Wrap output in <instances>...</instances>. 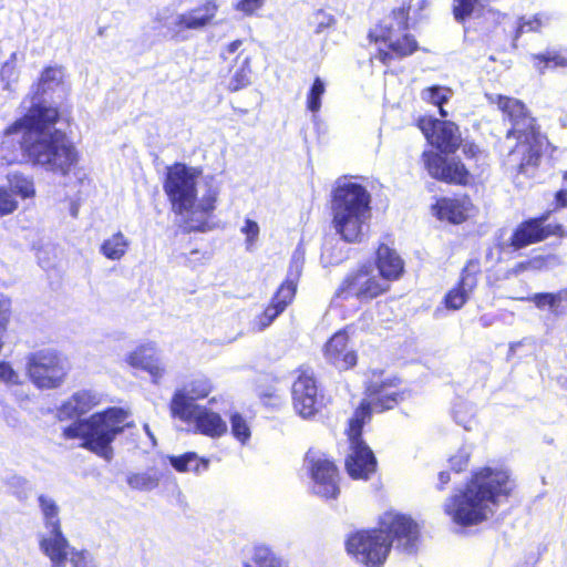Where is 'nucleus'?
Masks as SVG:
<instances>
[{"label":"nucleus","instance_id":"16","mask_svg":"<svg viewBox=\"0 0 567 567\" xmlns=\"http://www.w3.org/2000/svg\"><path fill=\"white\" fill-rule=\"evenodd\" d=\"M305 461L313 482L312 492L326 501L337 499L341 489L340 472L334 460L311 447L306 452Z\"/></svg>","mask_w":567,"mask_h":567},{"label":"nucleus","instance_id":"6","mask_svg":"<svg viewBox=\"0 0 567 567\" xmlns=\"http://www.w3.org/2000/svg\"><path fill=\"white\" fill-rule=\"evenodd\" d=\"M127 416L124 409L110 406L87 419H73L71 424L62 429V437L68 441L81 439V447L111 461L114 455L112 443L124 432Z\"/></svg>","mask_w":567,"mask_h":567},{"label":"nucleus","instance_id":"30","mask_svg":"<svg viewBox=\"0 0 567 567\" xmlns=\"http://www.w3.org/2000/svg\"><path fill=\"white\" fill-rule=\"evenodd\" d=\"M527 299L539 310L548 309L555 317L567 313V288L556 292H536Z\"/></svg>","mask_w":567,"mask_h":567},{"label":"nucleus","instance_id":"28","mask_svg":"<svg viewBox=\"0 0 567 567\" xmlns=\"http://www.w3.org/2000/svg\"><path fill=\"white\" fill-rule=\"evenodd\" d=\"M99 404V399L90 390H81L72 394L59 409L60 420L81 417Z\"/></svg>","mask_w":567,"mask_h":567},{"label":"nucleus","instance_id":"27","mask_svg":"<svg viewBox=\"0 0 567 567\" xmlns=\"http://www.w3.org/2000/svg\"><path fill=\"white\" fill-rule=\"evenodd\" d=\"M372 265L374 270H378V276L390 286L399 281L405 272V262L402 257L384 243L378 245Z\"/></svg>","mask_w":567,"mask_h":567},{"label":"nucleus","instance_id":"50","mask_svg":"<svg viewBox=\"0 0 567 567\" xmlns=\"http://www.w3.org/2000/svg\"><path fill=\"white\" fill-rule=\"evenodd\" d=\"M0 381L7 384L19 383V375L9 362L0 361Z\"/></svg>","mask_w":567,"mask_h":567},{"label":"nucleus","instance_id":"14","mask_svg":"<svg viewBox=\"0 0 567 567\" xmlns=\"http://www.w3.org/2000/svg\"><path fill=\"white\" fill-rule=\"evenodd\" d=\"M553 210H545L537 216L522 220L513 230L508 246L520 250L530 245L539 244L548 238H567V230L560 223H549Z\"/></svg>","mask_w":567,"mask_h":567},{"label":"nucleus","instance_id":"49","mask_svg":"<svg viewBox=\"0 0 567 567\" xmlns=\"http://www.w3.org/2000/svg\"><path fill=\"white\" fill-rule=\"evenodd\" d=\"M265 0H239L234 9L243 12L245 16H252L264 6Z\"/></svg>","mask_w":567,"mask_h":567},{"label":"nucleus","instance_id":"1","mask_svg":"<svg viewBox=\"0 0 567 567\" xmlns=\"http://www.w3.org/2000/svg\"><path fill=\"white\" fill-rule=\"evenodd\" d=\"M60 118L58 107L43 103L32 104L24 115L3 130L0 150L12 153L20 151L32 165L60 176L70 175L80 161L75 144L61 130L44 133Z\"/></svg>","mask_w":567,"mask_h":567},{"label":"nucleus","instance_id":"22","mask_svg":"<svg viewBox=\"0 0 567 567\" xmlns=\"http://www.w3.org/2000/svg\"><path fill=\"white\" fill-rule=\"evenodd\" d=\"M323 358L328 364L340 372L352 370L358 364V352L350 347L348 328L336 331L322 347Z\"/></svg>","mask_w":567,"mask_h":567},{"label":"nucleus","instance_id":"18","mask_svg":"<svg viewBox=\"0 0 567 567\" xmlns=\"http://www.w3.org/2000/svg\"><path fill=\"white\" fill-rule=\"evenodd\" d=\"M415 125L425 140L441 154H455L462 145L460 126L449 120L422 115Z\"/></svg>","mask_w":567,"mask_h":567},{"label":"nucleus","instance_id":"11","mask_svg":"<svg viewBox=\"0 0 567 567\" xmlns=\"http://www.w3.org/2000/svg\"><path fill=\"white\" fill-rule=\"evenodd\" d=\"M367 39L372 44H385L384 48H379L374 54V59L385 66H389L395 60L412 56L421 50L414 34L402 31L400 37H395L394 24L385 21H379L373 28L369 29Z\"/></svg>","mask_w":567,"mask_h":567},{"label":"nucleus","instance_id":"25","mask_svg":"<svg viewBox=\"0 0 567 567\" xmlns=\"http://www.w3.org/2000/svg\"><path fill=\"white\" fill-rule=\"evenodd\" d=\"M189 417L178 419L185 424L193 425V432L210 439L224 436L227 431V423L221 415L207 406H197L189 412Z\"/></svg>","mask_w":567,"mask_h":567},{"label":"nucleus","instance_id":"32","mask_svg":"<svg viewBox=\"0 0 567 567\" xmlns=\"http://www.w3.org/2000/svg\"><path fill=\"white\" fill-rule=\"evenodd\" d=\"M532 60L539 73H545L548 69L567 68V49L533 54Z\"/></svg>","mask_w":567,"mask_h":567},{"label":"nucleus","instance_id":"59","mask_svg":"<svg viewBox=\"0 0 567 567\" xmlns=\"http://www.w3.org/2000/svg\"><path fill=\"white\" fill-rule=\"evenodd\" d=\"M561 177L564 182H567V171L563 172Z\"/></svg>","mask_w":567,"mask_h":567},{"label":"nucleus","instance_id":"33","mask_svg":"<svg viewBox=\"0 0 567 567\" xmlns=\"http://www.w3.org/2000/svg\"><path fill=\"white\" fill-rule=\"evenodd\" d=\"M452 95V90L447 86H441V85H431L427 87H424L421 91V97L422 100L431 105L439 107V114L442 118L447 117V112L444 110V104L447 103Z\"/></svg>","mask_w":567,"mask_h":567},{"label":"nucleus","instance_id":"52","mask_svg":"<svg viewBox=\"0 0 567 567\" xmlns=\"http://www.w3.org/2000/svg\"><path fill=\"white\" fill-rule=\"evenodd\" d=\"M461 147L464 157L467 159L478 161L482 157L483 152L481 147L473 141L462 144Z\"/></svg>","mask_w":567,"mask_h":567},{"label":"nucleus","instance_id":"37","mask_svg":"<svg viewBox=\"0 0 567 567\" xmlns=\"http://www.w3.org/2000/svg\"><path fill=\"white\" fill-rule=\"evenodd\" d=\"M471 293L472 292L470 290L456 282L451 289L447 290L443 297L442 303L447 310H460L468 301Z\"/></svg>","mask_w":567,"mask_h":567},{"label":"nucleus","instance_id":"31","mask_svg":"<svg viewBox=\"0 0 567 567\" xmlns=\"http://www.w3.org/2000/svg\"><path fill=\"white\" fill-rule=\"evenodd\" d=\"M169 464L178 473L193 472L200 474L209 467V458L199 456L195 452H185L181 455H172L168 457Z\"/></svg>","mask_w":567,"mask_h":567},{"label":"nucleus","instance_id":"38","mask_svg":"<svg viewBox=\"0 0 567 567\" xmlns=\"http://www.w3.org/2000/svg\"><path fill=\"white\" fill-rule=\"evenodd\" d=\"M38 502L44 517L45 526L50 529L60 528L59 507L55 502L45 495H40Z\"/></svg>","mask_w":567,"mask_h":567},{"label":"nucleus","instance_id":"34","mask_svg":"<svg viewBox=\"0 0 567 567\" xmlns=\"http://www.w3.org/2000/svg\"><path fill=\"white\" fill-rule=\"evenodd\" d=\"M128 249V240L122 231H117L112 237L105 239L100 247L101 254L110 260H120Z\"/></svg>","mask_w":567,"mask_h":567},{"label":"nucleus","instance_id":"48","mask_svg":"<svg viewBox=\"0 0 567 567\" xmlns=\"http://www.w3.org/2000/svg\"><path fill=\"white\" fill-rule=\"evenodd\" d=\"M450 467L455 473H461L466 470L470 463V453L466 451H457L449 458Z\"/></svg>","mask_w":567,"mask_h":567},{"label":"nucleus","instance_id":"2","mask_svg":"<svg viewBox=\"0 0 567 567\" xmlns=\"http://www.w3.org/2000/svg\"><path fill=\"white\" fill-rule=\"evenodd\" d=\"M422 542L419 523L409 514L388 509L373 527L358 528L344 539L346 553L360 566L383 567L392 548L412 555Z\"/></svg>","mask_w":567,"mask_h":567},{"label":"nucleus","instance_id":"55","mask_svg":"<svg viewBox=\"0 0 567 567\" xmlns=\"http://www.w3.org/2000/svg\"><path fill=\"white\" fill-rule=\"evenodd\" d=\"M553 205V210H561L567 208V188H560L555 193Z\"/></svg>","mask_w":567,"mask_h":567},{"label":"nucleus","instance_id":"39","mask_svg":"<svg viewBox=\"0 0 567 567\" xmlns=\"http://www.w3.org/2000/svg\"><path fill=\"white\" fill-rule=\"evenodd\" d=\"M549 20L544 13H536L530 18L522 17L517 21L515 30V39H518L522 34L527 32H539L543 25Z\"/></svg>","mask_w":567,"mask_h":567},{"label":"nucleus","instance_id":"41","mask_svg":"<svg viewBox=\"0 0 567 567\" xmlns=\"http://www.w3.org/2000/svg\"><path fill=\"white\" fill-rule=\"evenodd\" d=\"M481 0H453L452 14L456 22L465 23L480 7Z\"/></svg>","mask_w":567,"mask_h":567},{"label":"nucleus","instance_id":"58","mask_svg":"<svg viewBox=\"0 0 567 567\" xmlns=\"http://www.w3.org/2000/svg\"><path fill=\"white\" fill-rule=\"evenodd\" d=\"M326 19H327V21H326V22H319V23L317 24V27L315 28V32H316V33H320V32H322V30H323L324 28H329V27H331L332 24H334V22H336V21H334V18H333L332 16H327V17H326Z\"/></svg>","mask_w":567,"mask_h":567},{"label":"nucleus","instance_id":"46","mask_svg":"<svg viewBox=\"0 0 567 567\" xmlns=\"http://www.w3.org/2000/svg\"><path fill=\"white\" fill-rule=\"evenodd\" d=\"M18 208V202L13 194L0 186V216L12 214Z\"/></svg>","mask_w":567,"mask_h":567},{"label":"nucleus","instance_id":"51","mask_svg":"<svg viewBox=\"0 0 567 567\" xmlns=\"http://www.w3.org/2000/svg\"><path fill=\"white\" fill-rule=\"evenodd\" d=\"M481 275H473L472 272H466L464 269L461 270L460 278L456 282L460 284V286H463L471 292H473L477 285H478V277Z\"/></svg>","mask_w":567,"mask_h":567},{"label":"nucleus","instance_id":"57","mask_svg":"<svg viewBox=\"0 0 567 567\" xmlns=\"http://www.w3.org/2000/svg\"><path fill=\"white\" fill-rule=\"evenodd\" d=\"M437 478H439L437 489L444 491L451 481L450 473L447 471H442L439 473Z\"/></svg>","mask_w":567,"mask_h":567},{"label":"nucleus","instance_id":"12","mask_svg":"<svg viewBox=\"0 0 567 567\" xmlns=\"http://www.w3.org/2000/svg\"><path fill=\"white\" fill-rule=\"evenodd\" d=\"M511 138H514L516 143L504 159V165L516 176L527 175L539 166L546 137L538 127L511 135Z\"/></svg>","mask_w":567,"mask_h":567},{"label":"nucleus","instance_id":"35","mask_svg":"<svg viewBox=\"0 0 567 567\" xmlns=\"http://www.w3.org/2000/svg\"><path fill=\"white\" fill-rule=\"evenodd\" d=\"M548 257L544 255H537L525 260L516 262L512 268L505 272V278L517 277L528 271H539L547 266Z\"/></svg>","mask_w":567,"mask_h":567},{"label":"nucleus","instance_id":"29","mask_svg":"<svg viewBox=\"0 0 567 567\" xmlns=\"http://www.w3.org/2000/svg\"><path fill=\"white\" fill-rule=\"evenodd\" d=\"M50 532L51 536L41 538L40 548L51 560L52 567H64L69 555V542L61 527L50 529Z\"/></svg>","mask_w":567,"mask_h":567},{"label":"nucleus","instance_id":"53","mask_svg":"<svg viewBox=\"0 0 567 567\" xmlns=\"http://www.w3.org/2000/svg\"><path fill=\"white\" fill-rule=\"evenodd\" d=\"M241 231L247 236L249 241H255L259 235V226L252 219H246Z\"/></svg>","mask_w":567,"mask_h":567},{"label":"nucleus","instance_id":"3","mask_svg":"<svg viewBox=\"0 0 567 567\" xmlns=\"http://www.w3.org/2000/svg\"><path fill=\"white\" fill-rule=\"evenodd\" d=\"M513 491L509 474L499 468L483 466L474 470L464 485L450 495L443 511L460 527L484 523L493 506Z\"/></svg>","mask_w":567,"mask_h":567},{"label":"nucleus","instance_id":"61","mask_svg":"<svg viewBox=\"0 0 567 567\" xmlns=\"http://www.w3.org/2000/svg\"><path fill=\"white\" fill-rule=\"evenodd\" d=\"M247 567H250V566H247Z\"/></svg>","mask_w":567,"mask_h":567},{"label":"nucleus","instance_id":"4","mask_svg":"<svg viewBox=\"0 0 567 567\" xmlns=\"http://www.w3.org/2000/svg\"><path fill=\"white\" fill-rule=\"evenodd\" d=\"M200 171L175 162L166 167L163 190L171 212L182 217L178 228L182 234L205 233L213 228L210 218L216 209L218 192L207 190L198 202L197 178Z\"/></svg>","mask_w":567,"mask_h":567},{"label":"nucleus","instance_id":"24","mask_svg":"<svg viewBox=\"0 0 567 567\" xmlns=\"http://www.w3.org/2000/svg\"><path fill=\"white\" fill-rule=\"evenodd\" d=\"M219 7L218 0H203L187 12L177 16L173 23L174 34L181 35L187 30H203L214 24Z\"/></svg>","mask_w":567,"mask_h":567},{"label":"nucleus","instance_id":"47","mask_svg":"<svg viewBox=\"0 0 567 567\" xmlns=\"http://www.w3.org/2000/svg\"><path fill=\"white\" fill-rule=\"evenodd\" d=\"M258 398L264 405L270 406V408L278 406L281 401L279 391L275 388H267V389L259 390Z\"/></svg>","mask_w":567,"mask_h":567},{"label":"nucleus","instance_id":"54","mask_svg":"<svg viewBox=\"0 0 567 567\" xmlns=\"http://www.w3.org/2000/svg\"><path fill=\"white\" fill-rule=\"evenodd\" d=\"M70 561L73 567H91L90 559L84 550L71 553Z\"/></svg>","mask_w":567,"mask_h":567},{"label":"nucleus","instance_id":"7","mask_svg":"<svg viewBox=\"0 0 567 567\" xmlns=\"http://www.w3.org/2000/svg\"><path fill=\"white\" fill-rule=\"evenodd\" d=\"M364 395L353 410L350 417L360 419L368 424L373 412L384 413L394 410L411 396V390L405 386L398 375L385 374L384 371H373L364 384Z\"/></svg>","mask_w":567,"mask_h":567},{"label":"nucleus","instance_id":"8","mask_svg":"<svg viewBox=\"0 0 567 567\" xmlns=\"http://www.w3.org/2000/svg\"><path fill=\"white\" fill-rule=\"evenodd\" d=\"M292 374L290 388L292 408L302 419H312L328 405L330 399L326 395L310 364L298 365Z\"/></svg>","mask_w":567,"mask_h":567},{"label":"nucleus","instance_id":"10","mask_svg":"<svg viewBox=\"0 0 567 567\" xmlns=\"http://www.w3.org/2000/svg\"><path fill=\"white\" fill-rule=\"evenodd\" d=\"M364 425L362 420L349 417L344 429L348 441L344 468L354 481H368L378 471V458L363 437Z\"/></svg>","mask_w":567,"mask_h":567},{"label":"nucleus","instance_id":"43","mask_svg":"<svg viewBox=\"0 0 567 567\" xmlns=\"http://www.w3.org/2000/svg\"><path fill=\"white\" fill-rule=\"evenodd\" d=\"M326 92L324 82L319 78H315L312 85L307 93L306 106L312 112L317 113L321 109V99Z\"/></svg>","mask_w":567,"mask_h":567},{"label":"nucleus","instance_id":"45","mask_svg":"<svg viewBox=\"0 0 567 567\" xmlns=\"http://www.w3.org/2000/svg\"><path fill=\"white\" fill-rule=\"evenodd\" d=\"M411 3H402L400 7L393 8L390 18L395 21L399 31H409L410 29Z\"/></svg>","mask_w":567,"mask_h":567},{"label":"nucleus","instance_id":"36","mask_svg":"<svg viewBox=\"0 0 567 567\" xmlns=\"http://www.w3.org/2000/svg\"><path fill=\"white\" fill-rule=\"evenodd\" d=\"M8 183L11 193L20 196L22 199L33 198L35 196L34 183L31 177L14 173L8 176Z\"/></svg>","mask_w":567,"mask_h":567},{"label":"nucleus","instance_id":"60","mask_svg":"<svg viewBox=\"0 0 567 567\" xmlns=\"http://www.w3.org/2000/svg\"><path fill=\"white\" fill-rule=\"evenodd\" d=\"M319 16H323L322 10H319V11L316 13V17H319Z\"/></svg>","mask_w":567,"mask_h":567},{"label":"nucleus","instance_id":"40","mask_svg":"<svg viewBox=\"0 0 567 567\" xmlns=\"http://www.w3.org/2000/svg\"><path fill=\"white\" fill-rule=\"evenodd\" d=\"M229 421L233 436L241 444H246L251 436L250 426L246 417L239 412H233Z\"/></svg>","mask_w":567,"mask_h":567},{"label":"nucleus","instance_id":"56","mask_svg":"<svg viewBox=\"0 0 567 567\" xmlns=\"http://www.w3.org/2000/svg\"><path fill=\"white\" fill-rule=\"evenodd\" d=\"M463 269L466 272H472L473 275H481L482 274V262L480 258H471L466 261Z\"/></svg>","mask_w":567,"mask_h":567},{"label":"nucleus","instance_id":"23","mask_svg":"<svg viewBox=\"0 0 567 567\" xmlns=\"http://www.w3.org/2000/svg\"><path fill=\"white\" fill-rule=\"evenodd\" d=\"M245 42L243 39H236L226 44L220 52V59L224 61H227L230 55L236 53L234 62L238 66L227 85V90L231 93L244 90L251 83V54L244 47Z\"/></svg>","mask_w":567,"mask_h":567},{"label":"nucleus","instance_id":"13","mask_svg":"<svg viewBox=\"0 0 567 567\" xmlns=\"http://www.w3.org/2000/svg\"><path fill=\"white\" fill-rule=\"evenodd\" d=\"M427 150L421 154L424 168L435 181L446 185L467 187L476 182V175L460 158Z\"/></svg>","mask_w":567,"mask_h":567},{"label":"nucleus","instance_id":"26","mask_svg":"<svg viewBox=\"0 0 567 567\" xmlns=\"http://www.w3.org/2000/svg\"><path fill=\"white\" fill-rule=\"evenodd\" d=\"M126 362L134 369L146 371L155 384H158L166 374V368L157 357L153 342L137 346L127 354Z\"/></svg>","mask_w":567,"mask_h":567},{"label":"nucleus","instance_id":"44","mask_svg":"<svg viewBox=\"0 0 567 567\" xmlns=\"http://www.w3.org/2000/svg\"><path fill=\"white\" fill-rule=\"evenodd\" d=\"M127 483L135 489L147 491L158 485V478L147 473H134L127 477Z\"/></svg>","mask_w":567,"mask_h":567},{"label":"nucleus","instance_id":"19","mask_svg":"<svg viewBox=\"0 0 567 567\" xmlns=\"http://www.w3.org/2000/svg\"><path fill=\"white\" fill-rule=\"evenodd\" d=\"M214 385L209 378L198 375L192 378L183 388L177 389L168 403L172 419H187L189 412L200 406L195 401L204 400L212 393Z\"/></svg>","mask_w":567,"mask_h":567},{"label":"nucleus","instance_id":"42","mask_svg":"<svg viewBox=\"0 0 567 567\" xmlns=\"http://www.w3.org/2000/svg\"><path fill=\"white\" fill-rule=\"evenodd\" d=\"M63 69L61 66H45L38 79V87L41 93L51 89L52 85H59L62 82Z\"/></svg>","mask_w":567,"mask_h":567},{"label":"nucleus","instance_id":"20","mask_svg":"<svg viewBox=\"0 0 567 567\" xmlns=\"http://www.w3.org/2000/svg\"><path fill=\"white\" fill-rule=\"evenodd\" d=\"M431 214L441 223L462 225L475 216L477 207L466 193L439 196L430 207Z\"/></svg>","mask_w":567,"mask_h":567},{"label":"nucleus","instance_id":"9","mask_svg":"<svg viewBox=\"0 0 567 567\" xmlns=\"http://www.w3.org/2000/svg\"><path fill=\"white\" fill-rule=\"evenodd\" d=\"M390 291V284L383 281L375 274L370 261H364L346 274L337 287L333 298L339 300L355 299L360 303H368Z\"/></svg>","mask_w":567,"mask_h":567},{"label":"nucleus","instance_id":"5","mask_svg":"<svg viewBox=\"0 0 567 567\" xmlns=\"http://www.w3.org/2000/svg\"><path fill=\"white\" fill-rule=\"evenodd\" d=\"M371 194L365 186L347 182L337 184L331 192V226L347 244H361L370 229L372 217Z\"/></svg>","mask_w":567,"mask_h":567},{"label":"nucleus","instance_id":"21","mask_svg":"<svg viewBox=\"0 0 567 567\" xmlns=\"http://www.w3.org/2000/svg\"><path fill=\"white\" fill-rule=\"evenodd\" d=\"M486 99L489 104H495L511 122V127L506 132L507 138H511V135L539 127L520 100L502 94H486Z\"/></svg>","mask_w":567,"mask_h":567},{"label":"nucleus","instance_id":"15","mask_svg":"<svg viewBox=\"0 0 567 567\" xmlns=\"http://www.w3.org/2000/svg\"><path fill=\"white\" fill-rule=\"evenodd\" d=\"M27 373L38 389H56L68 375L65 360L58 351L42 349L28 357Z\"/></svg>","mask_w":567,"mask_h":567},{"label":"nucleus","instance_id":"17","mask_svg":"<svg viewBox=\"0 0 567 567\" xmlns=\"http://www.w3.org/2000/svg\"><path fill=\"white\" fill-rule=\"evenodd\" d=\"M300 275L301 266L291 262L286 279L276 289L264 310L255 318L254 322L259 331L268 328L293 302Z\"/></svg>","mask_w":567,"mask_h":567}]
</instances>
